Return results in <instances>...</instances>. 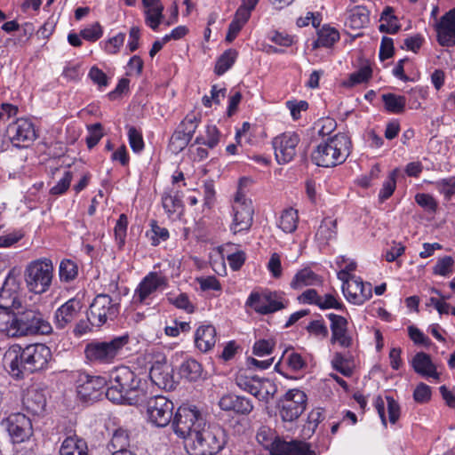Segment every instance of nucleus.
<instances>
[{
  "label": "nucleus",
  "mask_w": 455,
  "mask_h": 455,
  "mask_svg": "<svg viewBox=\"0 0 455 455\" xmlns=\"http://www.w3.org/2000/svg\"><path fill=\"white\" fill-rule=\"evenodd\" d=\"M337 235V222L330 218L324 219L319 226L315 234L316 239L322 243H327L329 240Z\"/></svg>",
  "instance_id": "34"
},
{
  "label": "nucleus",
  "mask_w": 455,
  "mask_h": 455,
  "mask_svg": "<svg viewBox=\"0 0 455 455\" xmlns=\"http://www.w3.org/2000/svg\"><path fill=\"white\" fill-rule=\"evenodd\" d=\"M350 149L349 138L344 133H338L321 142L312 152L311 158L318 166L333 167L346 161Z\"/></svg>",
  "instance_id": "4"
},
{
  "label": "nucleus",
  "mask_w": 455,
  "mask_h": 455,
  "mask_svg": "<svg viewBox=\"0 0 455 455\" xmlns=\"http://www.w3.org/2000/svg\"><path fill=\"white\" fill-rule=\"evenodd\" d=\"M398 169L393 170L387 179L384 181L382 188L379 193V201L384 203L395 192L396 188V177L398 175Z\"/></svg>",
  "instance_id": "45"
},
{
  "label": "nucleus",
  "mask_w": 455,
  "mask_h": 455,
  "mask_svg": "<svg viewBox=\"0 0 455 455\" xmlns=\"http://www.w3.org/2000/svg\"><path fill=\"white\" fill-rule=\"evenodd\" d=\"M436 189L450 200L455 195V178L443 179L435 183Z\"/></svg>",
  "instance_id": "52"
},
{
  "label": "nucleus",
  "mask_w": 455,
  "mask_h": 455,
  "mask_svg": "<svg viewBox=\"0 0 455 455\" xmlns=\"http://www.w3.org/2000/svg\"><path fill=\"white\" fill-rule=\"evenodd\" d=\"M149 378L159 388L172 390L175 387L172 368L167 363L165 357H162L152 364Z\"/></svg>",
  "instance_id": "18"
},
{
  "label": "nucleus",
  "mask_w": 455,
  "mask_h": 455,
  "mask_svg": "<svg viewBox=\"0 0 455 455\" xmlns=\"http://www.w3.org/2000/svg\"><path fill=\"white\" fill-rule=\"evenodd\" d=\"M87 450L86 442L74 435L62 442L60 455H88Z\"/></svg>",
  "instance_id": "29"
},
{
  "label": "nucleus",
  "mask_w": 455,
  "mask_h": 455,
  "mask_svg": "<svg viewBox=\"0 0 455 455\" xmlns=\"http://www.w3.org/2000/svg\"><path fill=\"white\" fill-rule=\"evenodd\" d=\"M108 383L106 397L115 403L136 405L146 397L141 379L127 366L113 369Z\"/></svg>",
  "instance_id": "3"
},
{
  "label": "nucleus",
  "mask_w": 455,
  "mask_h": 455,
  "mask_svg": "<svg viewBox=\"0 0 455 455\" xmlns=\"http://www.w3.org/2000/svg\"><path fill=\"white\" fill-rule=\"evenodd\" d=\"M22 404L28 412L39 415L44 411L46 405L44 394L36 388H30L23 395Z\"/></svg>",
  "instance_id": "26"
},
{
  "label": "nucleus",
  "mask_w": 455,
  "mask_h": 455,
  "mask_svg": "<svg viewBox=\"0 0 455 455\" xmlns=\"http://www.w3.org/2000/svg\"><path fill=\"white\" fill-rule=\"evenodd\" d=\"M237 52L235 50L229 49L218 59L215 65V73L219 76L223 75L228 71L235 63Z\"/></svg>",
  "instance_id": "43"
},
{
  "label": "nucleus",
  "mask_w": 455,
  "mask_h": 455,
  "mask_svg": "<svg viewBox=\"0 0 455 455\" xmlns=\"http://www.w3.org/2000/svg\"><path fill=\"white\" fill-rule=\"evenodd\" d=\"M318 307L321 309L334 308L337 310H345V306L342 302L339 301L333 295L325 294L323 297L320 296L318 300Z\"/></svg>",
  "instance_id": "57"
},
{
  "label": "nucleus",
  "mask_w": 455,
  "mask_h": 455,
  "mask_svg": "<svg viewBox=\"0 0 455 455\" xmlns=\"http://www.w3.org/2000/svg\"><path fill=\"white\" fill-rule=\"evenodd\" d=\"M298 212L293 209H288L283 212L280 217L279 227L285 233H292L297 228Z\"/></svg>",
  "instance_id": "42"
},
{
  "label": "nucleus",
  "mask_w": 455,
  "mask_h": 455,
  "mask_svg": "<svg viewBox=\"0 0 455 455\" xmlns=\"http://www.w3.org/2000/svg\"><path fill=\"white\" fill-rule=\"evenodd\" d=\"M372 70L369 66H364L359 70L352 73L349 76L347 81L344 82L345 86L352 87L355 84H359L367 82L371 77Z\"/></svg>",
  "instance_id": "49"
},
{
  "label": "nucleus",
  "mask_w": 455,
  "mask_h": 455,
  "mask_svg": "<svg viewBox=\"0 0 455 455\" xmlns=\"http://www.w3.org/2000/svg\"><path fill=\"white\" fill-rule=\"evenodd\" d=\"M168 299L175 307L184 309L188 313H192L194 311V307L189 301L188 295L185 293H180L177 297H169Z\"/></svg>",
  "instance_id": "63"
},
{
  "label": "nucleus",
  "mask_w": 455,
  "mask_h": 455,
  "mask_svg": "<svg viewBox=\"0 0 455 455\" xmlns=\"http://www.w3.org/2000/svg\"><path fill=\"white\" fill-rule=\"evenodd\" d=\"M321 283L320 277L310 268L299 270L291 282V287L294 290L301 289L305 286L316 285Z\"/></svg>",
  "instance_id": "30"
},
{
  "label": "nucleus",
  "mask_w": 455,
  "mask_h": 455,
  "mask_svg": "<svg viewBox=\"0 0 455 455\" xmlns=\"http://www.w3.org/2000/svg\"><path fill=\"white\" fill-rule=\"evenodd\" d=\"M129 342V336L115 337L109 340H93L86 344L84 355L92 363L110 364L123 354L124 347Z\"/></svg>",
  "instance_id": "5"
},
{
  "label": "nucleus",
  "mask_w": 455,
  "mask_h": 455,
  "mask_svg": "<svg viewBox=\"0 0 455 455\" xmlns=\"http://www.w3.org/2000/svg\"><path fill=\"white\" fill-rule=\"evenodd\" d=\"M306 394L299 389L289 390L280 401V416L283 421L292 422L305 411Z\"/></svg>",
  "instance_id": "9"
},
{
  "label": "nucleus",
  "mask_w": 455,
  "mask_h": 455,
  "mask_svg": "<svg viewBox=\"0 0 455 455\" xmlns=\"http://www.w3.org/2000/svg\"><path fill=\"white\" fill-rule=\"evenodd\" d=\"M22 305L20 283L10 273L0 289V313L12 314V311L20 308Z\"/></svg>",
  "instance_id": "10"
},
{
  "label": "nucleus",
  "mask_w": 455,
  "mask_h": 455,
  "mask_svg": "<svg viewBox=\"0 0 455 455\" xmlns=\"http://www.w3.org/2000/svg\"><path fill=\"white\" fill-rule=\"evenodd\" d=\"M339 39V33L337 29L331 27H323L318 32V38L315 42L316 46L331 47Z\"/></svg>",
  "instance_id": "41"
},
{
  "label": "nucleus",
  "mask_w": 455,
  "mask_h": 455,
  "mask_svg": "<svg viewBox=\"0 0 455 455\" xmlns=\"http://www.w3.org/2000/svg\"><path fill=\"white\" fill-rule=\"evenodd\" d=\"M437 41L442 46L455 45V8L450 10L435 25Z\"/></svg>",
  "instance_id": "22"
},
{
  "label": "nucleus",
  "mask_w": 455,
  "mask_h": 455,
  "mask_svg": "<svg viewBox=\"0 0 455 455\" xmlns=\"http://www.w3.org/2000/svg\"><path fill=\"white\" fill-rule=\"evenodd\" d=\"M107 380L100 376L86 375L79 379L77 396L85 403L97 401L103 395Z\"/></svg>",
  "instance_id": "17"
},
{
  "label": "nucleus",
  "mask_w": 455,
  "mask_h": 455,
  "mask_svg": "<svg viewBox=\"0 0 455 455\" xmlns=\"http://www.w3.org/2000/svg\"><path fill=\"white\" fill-rule=\"evenodd\" d=\"M380 25L379 29L380 32L387 34H395L400 29L397 18L393 14L391 7H386L380 17Z\"/></svg>",
  "instance_id": "35"
},
{
  "label": "nucleus",
  "mask_w": 455,
  "mask_h": 455,
  "mask_svg": "<svg viewBox=\"0 0 455 455\" xmlns=\"http://www.w3.org/2000/svg\"><path fill=\"white\" fill-rule=\"evenodd\" d=\"M130 446V436L127 430L123 428L116 429L109 443V447L112 448V454L132 452L127 448Z\"/></svg>",
  "instance_id": "32"
},
{
  "label": "nucleus",
  "mask_w": 455,
  "mask_h": 455,
  "mask_svg": "<svg viewBox=\"0 0 455 455\" xmlns=\"http://www.w3.org/2000/svg\"><path fill=\"white\" fill-rule=\"evenodd\" d=\"M151 244L156 246L161 241H166L169 238V231L165 228L157 225L156 221H152L151 230L147 233Z\"/></svg>",
  "instance_id": "50"
},
{
  "label": "nucleus",
  "mask_w": 455,
  "mask_h": 455,
  "mask_svg": "<svg viewBox=\"0 0 455 455\" xmlns=\"http://www.w3.org/2000/svg\"><path fill=\"white\" fill-rule=\"evenodd\" d=\"M166 280L156 272L146 275L135 290L134 299L136 302L148 304L147 299L162 286H165Z\"/></svg>",
  "instance_id": "21"
},
{
  "label": "nucleus",
  "mask_w": 455,
  "mask_h": 455,
  "mask_svg": "<svg viewBox=\"0 0 455 455\" xmlns=\"http://www.w3.org/2000/svg\"><path fill=\"white\" fill-rule=\"evenodd\" d=\"M52 329L44 315L33 307L22 305L12 314L0 313V332L9 338L49 334Z\"/></svg>",
  "instance_id": "2"
},
{
  "label": "nucleus",
  "mask_w": 455,
  "mask_h": 455,
  "mask_svg": "<svg viewBox=\"0 0 455 455\" xmlns=\"http://www.w3.org/2000/svg\"><path fill=\"white\" fill-rule=\"evenodd\" d=\"M253 410L251 401L244 396L235 395L233 411L238 414L247 415Z\"/></svg>",
  "instance_id": "55"
},
{
  "label": "nucleus",
  "mask_w": 455,
  "mask_h": 455,
  "mask_svg": "<svg viewBox=\"0 0 455 455\" xmlns=\"http://www.w3.org/2000/svg\"><path fill=\"white\" fill-rule=\"evenodd\" d=\"M453 264V259L451 256H445L437 261L434 267V273L435 275L445 276L450 273L451 267Z\"/></svg>",
  "instance_id": "62"
},
{
  "label": "nucleus",
  "mask_w": 455,
  "mask_h": 455,
  "mask_svg": "<svg viewBox=\"0 0 455 455\" xmlns=\"http://www.w3.org/2000/svg\"><path fill=\"white\" fill-rule=\"evenodd\" d=\"M163 11L164 5L145 7V23L155 31L158 29V27L164 19Z\"/></svg>",
  "instance_id": "39"
},
{
  "label": "nucleus",
  "mask_w": 455,
  "mask_h": 455,
  "mask_svg": "<svg viewBox=\"0 0 455 455\" xmlns=\"http://www.w3.org/2000/svg\"><path fill=\"white\" fill-rule=\"evenodd\" d=\"M78 274L77 265L70 259L61 260L59 267V276L61 282L69 283Z\"/></svg>",
  "instance_id": "46"
},
{
  "label": "nucleus",
  "mask_w": 455,
  "mask_h": 455,
  "mask_svg": "<svg viewBox=\"0 0 455 455\" xmlns=\"http://www.w3.org/2000/svg\"><path fill=\"white\" fill-rule=\"evenodd\" d=\"M416 203L422 208L435 212L437 209V203L429 194L419 193L415 196Z\"/></svg>",
  "instance_id": "61"
},
{
  "label": "nucleus",
  "mask_w": 455,
  "mask_h": 455,
  "mask_svg": "<svg viewBox=\"0 0 455 455\" xmlns=\"http://www.w3.org/2000/svg\"><path fill=\"white\" fill-rule=\"evenodd\" d=\"M162 204L169 216L182 207L181 198L178 192L164 191L162 196Z\"/></svg>",
  "instance_id": "40"
},
{
  "label": "nucleus",
  "mask_w": 455,
  "mask_h": 455,
  "mask_svg": "<svg viewBox=\"0 0 455 455\" xmlns=\"http://www.w3.org/2000/svg\"><path fill=\"white\" fill-rule=\"evenodd\" d=\"M23 363L28 372L44 370L52 359L49 347L42 343L30 344L24 347Z\"/></svg>",
  "instance_id": "12"
},
{
  "label": "nucleus",
  "mask_w": 455,
  "mask_h": 455,
  "mask_svg": "<svg viewBox=\"0 0 455 455\" xmlns=\"http://www.w3.org/2000/svg\"><path fill=\"white\" fill-rule=\"evenodd\" d=\"M173 403L163 395L151 397L148 401L149 421L158 427L167 426L173 415Z\"/></svg>",
  "instance_id": "11"
},
{
  "label": "nucleus",
  "mask_w": 455,
  "mask_h": 455,
  "mask_svg": "<svg viewBox=\"0 0 455 455\" xmlns=\"http://www.w3.org/2000/svg\"><path fill=\"white\" fill-rule=\"evenodd\" d=\"M307 331L315 336L326 338L329 334L327 326L323 320H314L307 326Z\"/></svg>",
  "instance_id": "64"
},
{
  "label": "nucleus",
  "mask_w": 455,
  "mask_h": 455,
  "mask_svg": "<svg viewBox=\"0 0 455 455\" xmlns=\"http://www.w3.org/2000/svg\"><path fill=\"white\" fill-rule=\"evenodd\" d=\"M235 384L243 391L250 393L258 399L259 378L258 376H247L240 372L235 377Z\"/></svg>",
  "instance_id": "36"
},
{
  "label": "nucleus",
  "mask_w": 455,
  "mask_h": 455,
  "mask_svg": "<svg viewBox=\"0 0 455 455\" xmlns=\"http://www.w3.org/2000/svg\"><path fill=\"white\" fill-rule=\"evenodd\" d=\"M102 34L103 30L99 22L92 24L91 26L82 29L80 32V35L84 39L91 42L97 41L101 37Z\"/></svg>",
  "instance_id": "56"
},
{
  "label": "nucleus",
  "mask_w": 455,
  "mask_h": 455,
  "mask_svg": "<svg viewBox=\"0 0 455 455\" xmlns=\"http://www.w3.org/2000/svg\"><path fill=\"white\" fill-rule=\"evenodd\" d=\"M333 369L340 372L345 377H350L353 374L352 368L348 365L347 360L340 354L335 353L331 360Z\"/></svg>",
  "instance_id": "53"
},
{
  "label": "nucleus",
  "mask_w": 455,
  "mask_h": 455,
  "mask_svg": "<svg viewBox=\"0 0 455 455\" xmlns=\"http://www.w3.org/2000/svg\"><path fill=\"white\" fill-rule=\"evenodd\" d=\"M53 270L52 261L46 258L29 263L25 269L28 289L36 294L47 291L52 285Z\"/></svg>",
  "instance_id": "6"
},
{
  "label": "nucleus",
  "mask_w": 455,
  "mask_h": 455,
  "mask_svg": "<svg viewBox=\"0 0 455 455\" xmlns=\"http://www.w3.org/2000/svg\"><path fill=\"white\" fill-rule=\"evenodd\" d=\"M342 288L346 299L353 304L362 305L371 298L372 287L370 283H364L360 277L351 278L349 284Z\"/></svg>",
  "instance_id": "19"
},
{
  "label": "nucleus",
  "mask_w": 455,
  "mask_h": 455,
  "mask_svg": "<svg viewBox=\"0 0 455 455\" xmlns=\"http://www.w3.org/2000/svg\"><path fill=\"white\" fill-rule=\"evenodd\" d=\"M73 174L70 171L65 172L60 180L51 188L50 193L54 196L65 193L70 186Z\"/></svg>",
  "instance_id": "59"
},
{
  "label": "nucleus",
  "mask_w": 455,
  "mask_h": 455,
  "mask_svg": "<svg viewBox=\"0 0 455 455\" xmlns=\"http://www.w3.org/2000/svg\"><path fill=\"white\" fill-rule=\"evenodd\" d=\"M81 308V301L75 298L68 299L61 305L54 314L56 328L60 330L65 329L77 317Z\"/></svg>",
  "instance_id": "24"
},
{
  "label": "nucleus",
  "mask_w": 455,
  "mask_h": 455,
  "mask_svg": "<svg viewBox=\"0 0 455 455\" xmlns=\"http://www.w3.org/2000/svg\"><path fill=\"white\" fill-rule=\"evenodd\" d=\"M24 348L21 346L15 344L11 346L4 354L3 365L10 375L14 378H20L26 370V365L23 363Z\"/></svg>",
  "instance_id": "20"
},
{
  "label": "nucleus",
  "mask_w": 455,
  "mask_h": 455,
  "mask_svg": "<svg viewBox=\"0 0 455 455\" xmlns=\"http://www.w3.org/2000/svg\"><path fill=\"white\" fill-rule=\"evenodd\" d=\"M370 12L363 6H355L350 11L346 25L353 29H359L368 24Z\"/></svg>",
  "instance_id": "33"
},
{
  "label": "nucleus",
  "mask_w": 455,
  "mask_h": 455,
  "mask_svg": "<svg viewBox=\"0 0 455 455\" xmlns=\"http://www.w3.org/2000/svg\"><path fill=\"white\" fill-rule=\"evenodd\" d=\"M177 435L186 440L190 455H216L227 443V435L220 425L209 424L196 406H180L172 421Z\"/></svg>",
  "instance_id": "1"
},
{
  "label": "nucleus",
  "mask_w": 455,
  "mask_h": 455,
  "mask_svg": "<svg viewBox=\"0 0 455 455\" xmlns=\"http://www.w3.org/2000/svg\"><path fill=\"white\" fill-rule=\"evenodd\" d=\"M288 300L283 293L278 291H266L262 294L252 292L248 299L247 305L261 315H268L286 307Z\"/></svg>",
  "instance_id": "8"
},
{
  "label": "nucleus",
  "mask_w": 455,
  "mask_h": 455,
  "mask_svg": "<svg viewBox=\"0 0 455 455\" xmlns=\"http://www.w3.org/2000/svg\"><path fill=\"white\" fill-rule=\"evenodd\" d=\"M179 374L182 379L196 381L201 377L202 366L195 359H186L179 367Z\"/></svg>",
  "instance_id": "31"
},
{
  "label": "nucleus",
  "mask_w": 455,
  "mask_h": 455,
  "mask_svg": "<svg viewBox=\"0 0 455 455\" xmlns=\"http://www.w3.org/2000/svg\"><path fill=\"white\" fill-rule=\"evenodd\" d=\"M199 119L195 116L188 115L184 120L179 124L178 128L184 132V133L192 139L196 131Z\"/></svg>",
  "instance_id": "58"
},
{
  "label": "nucleus",
  "mask_w": 455,
  "mask_h": 455,
  "mask_svg": "<svg viewBox=\"0 0 455 455\" xmlns=\"http://www.w3.org/2000/svg\"><path fill=\"white\" fill-rule=\"evenodd\" d=\"M276 438L275 431L267 426H261L256 434L257 442L267 451L275 444Z\"/></svg>",
  "instance_id": "48"
},
{
  "label": "nucleus",
  "mask_w": 455,
  "mask_h": 455,
  "mask_svg": "<svg viewBox=\"0 0 455 455\" xmlns=\"http://www.w3.org/2000/svg\"><path fill=\"white\" fill-rule=\"evenodd\" d=\"M128 139L132 149L135 153L140 152L144 148L142 134L135 127L131 126L128 130Z\"/></svg>",
  "instance_id": "54"
},
{
  "label": "nucleus",
  "mask_w": 455,
  "mask_h": 455,
  "mask_svg": "<svg viewBox=\"0 0 455 455\" xmlns=\"http://www.w3.org/2000/svg\"><path fill=\"white\" fill-rule=\"evenodd\" d=\"M190 140L191 139L183 131L177 128L170 139L169 149L173 154H179L188 145Z\"/></svg>",
  "instance_id": "47"
},
{
  "label": "nucleus",
  "mask_w": 455,
  "mask_h": 455,
  "mask_svg": "<svg viewBox=\"0 0 455 455\" xmlns=\"http://www.w3.org/2000/svg\"><path fill=\"white\" fill-rule=\"evenodd\" d=\"M119 303L108 294H99L90 305L88 321L92 326L100 327L108 321H114L119 314Z\"/></svg>",
  "instance_id": "7"
},
{
  "label": "nucleus",
  "mask_w": 455,
  "mask_h": 455,
  "mask_svg": "<svg viewBox=\"0 0 455 455\" xmlns=\"http://www.w3.org/2000/svg\"><path fill=\"white\" fill-rule=\"evenodd\" d=\"M268 451L270 455H315L308 443L301 441L286 442L278 436Z\"/></svg>",
  "instance_id": "23"
},
{
  "label": "nucleus",
  "mask_w": 455,
  "mask_h": 455,
  "mask_svg": "<svg viewBox=\"0 0 455 455\" xmlns=\"http://www.w3.org/2000/svg\"><path fill=\"white\" fill-rule=\"evenodd\" d=\"M412 367L417 373L422 376L432 377L436 380L440 379V375L436 371V366L432 362L430 355L424 352L417 353L414 355Z\"/></svg>",
  "instance_id": "27"
},
{
  "label": "nucleus",
  "mask_w": 455,
  "mask_h": 455,
  "mask_svg": "<svg viewBox=\"0 0 455 455\" xmlns=\"http://www.w3.org/2000/svg\"><path fill=\"white\" fill-rule=\"evenodd\" d=\"M8 133L12 143L22 148L28 147L37 138L34 124L27 118H19L10 124Z\"/></svg>",
  "instance_id": "16"
},
{
  "label": "nucleus",
  "mask_w": 455,
  "mask_h": 455,
  "mask_svg": "<svg viewBox=\"0 0 455 455\" xmlns=\"http://www.w3.org/2000/svg\"><path fill=\"white\" fill-rule=\"evenodd\" d=\"M326 316L331 321V341L332 343L338 342L343 347H349L352 339L347 334V320L341 315L332 313L326 315Z\"/></svg>",
  "instance_id": "25"
},
{
  "label": "nucleus",
  "mask_w": 455,
  "mask_h": 455,
  "mask_svg": "<svg viewBox=\"0 0 455 455\" xmlns=\"http://www.w3.org/2000/svg\"><path fill=\"white\" fill-rule=\"evenodd\" d=\"M382 100L388 112L400 114L403 112L406 105V98L394 93H386L382 95Z\"/></svg>",
  "instance_id": "37"
},
{
  "label": "nucleus",
  "mask_w": 455,
  "mask_h": 455,
  "mask_svg": "<svg viewBox=\"0 0 455 455\" xmlns=\"http://www.w3.org/2000/svg\"><path fill=\"white\" fill-rule=\"evenodd\" d=\"M277 392L276 385L268 379H260L258 392V400L268 403Z\"/></svg>",
  "instance_id": "44"
},
{
  "label": "nucleus",
  "mask_w": 455,
  "mask_h": 455,
  "mask_svg": "<svg viewBox=\"0 0 455 455\" xmlns=\"http://www.w3.org/2000/svg\"><path fill=\"white\" fill-rule=\"evenodd\" d=\"M13 443H23L33 435L31 420L23 413H12L2 423Z\"/></svg>",
  "instance_id": "14"
},
{
  "label": "nucleus",
  "mask_w": 455,
  "mask_h": 455,
  "mask_svg": "<svg viewBox=\"0 0 455 455\" xmlns=\"http://www.w3.org/2000/svg\"><path fill=\"white\" fill-rule=\"evenodd\" d=\"M196 346L204 352L210 350L216 343V331L212 325L200 326L195 335Z\"/></svg>",
  "instance_id": "28"
},
{
  "label": "nucleus",
  "mask_w": 455,
  "mask_h": 455,
  "mask_svg": "<svg viewBox=\"0 0 455 455\" xmlns=\"http://www.w3.org/2000/svg\"><path fill=\"white\" fill-rule=\"evenodd\" d=\"M220 133L215 125L208 124L205 127V134L197 136L195 144L207 146L209 148H215L220 141Z\"/></svg>",
  "instance_id": "38"
},
{
  "label": "nucleus",
  "mask_w": 455,
  "mask_h": 455,
  "mask_svg": "<svg viewBox=\"0 0 455 455\" xmlns=\"http://www.w3.org/2000/svg\"><path fill=\"white\" fill-rule=\"evenodd\" d=\"M275 346V341L273 339H259L253 345V354L257 356H265L271 355Z\"/></svg>",
  "instance_id": "51"
},
{
  "label": "nucleus",
  "mask_w": 455,
  "mask_h": 455,
  "mask_svg": "<svg viewBox=\"0 0 455 455\" xmlns=\"http://www.w3.org/2000/svg\"><path fill=\"white\" fill-rule=\"evenodd\" d=\"M299 142V137L294 132H284L274 138L272 145L279 164H287L294 158Z\"/></svg>",
  "instance_id": "15"
},
{
  "label": "nucleus",
  "mask_w": 455,
  "mask_h": 455,
  "mask_svg": "<svg viewBox=\"0 0 455 455\" xmlns=\"http://www.w3.org/2000/svg\"><path fill=\"white\" fill-rule=\"evenodd\" d=\"M234 219L231 230L234 233L248 230L253 220V207L251 200L237 193L233 204Z\"/></svg>",
  "instance_id": "13"
},
{
  "label": "nucleus",
  "mask_w": 455,
  "mask_h": 455,
  "mask_svg": "<svg viewBox=\"0 0 455 455\" xmlns=\"http://www.w3.org/2000/svg\"><path fill=\"white\" fill-rule=\"evenodd\" d=\"M286 354L287 355L285 360L291 370L298 371L305 367L306 363L299 354L293 351L288 354V351H285L283 354L282 359H284Z\"/></svg>",
  "instance_id": "60"
}]
</instances>
